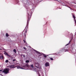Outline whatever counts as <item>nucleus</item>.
Returning a JSON list of instances; mask_svg holds the SVG:
<instances>
[{
	"mask_svg": "<svg viewBox=\"0 0 76 76\" xmlns=\"http://www.w3.org/2000/svg\"><path fill=\"white\" fill-rule=\"evenodd\" d=\"M63 50H64V49Z\"/></svg>",
	"mask_w": 76,
	"mask_h": 76,
	"instance_id": "obj_26",
	"label": "nucleus"
},
{
	"mask_svg": "<svg viewBox=\"0 0 76 76\" xmlns=\"http://www.w3.org/2000/svg\"><path fill=\"white\" fill-rule=\"evenodd\" d=\"M2 76H3V75H2Z\"/></svg>",
	"mask_w": 76,
	"mask_h": 76,
	"instance_id": "obj_29",
	"label": "nucleus"
},
{
	"mask_svg": "<svg viewBox=\"0 0 76 76\" xmlns=\"http://www.w3.org/2000/svg\"><path fill=\"white\" fill-rule=\"evenodd\" d=\"M14 52H15V53H16V50L15 49H14L13 50Z\"/></svg>",
	"mask_w": 76,
	"mask_h": 76,
	"instance_id": "obj_11",
	"label": "nucleus"
},
{
	"mask_svg": "<svg viewBox=\"0 0 76 76\" xmlns=\"http://www.w3.org/2000/svg\"><path fill=\"white\" fill-rule=\"evenodd\" d=\"M26 35H25V36H26Z\"/></svg>",
	"mask_w": 76,
	"mask_h": 76,
	"instance_id": "obj_28",
	"label": "nucleus"
},
{
	"mask_svg": "<svg viewBox=\"0 0 76 76\" xmlns=\"http://www.w3.org/2000/svg\"><path fill=\"white\" fill-rule=\"evenodd\" d=\"M70 42L71 41H69V43L68 44H67L66 45V46H67V45H69L70 44Z\"/></svg>",
	"mask_w": 76,
	"mask_h": 76,
	"instance_id": "obj_13",
	"label": "nucleus"
},
{
	"mask_svg": "<svg viewBox=\"0 0 76 76\" xmlns=\"http://www.w3.org/2000/svg\"><path fill=\"white\" fill-rule=\"evenodd\" d=\"M0 50H1V49H0Z\"/></svg>",
	"mask_w": 76,
	"mask_h": 76,
	"instance_id": "obj_27",
	"label": "nucleus"
},
{
	"mask_svg": "<svg viewBox=\"0 0 76 76\" xmlns=\"http://www.w3.org/2000/svg\"><path fill=\"white\" fill-rule=\"evenodd\" d=\"M32 15V14L31 13L28 14V20L27 24L25 28V29L24 30L23 32H24L25 34H26L27 32V28H28V25L29 24V20L30 19V18H31V15Z\"/></svg>",
	"mask_w": 76,
	"mask_h": 76,
	"instance_id": "obj_2",
	"label": "nucleus"
},
{
	"mask_svg": "<svg viewBox=\"0 0 76 76\" xmlns=\"http://www.w3.org/2000/svg\"><path fill=\"white\" fill-rule=\"evenodd\" d=\"M9 62V61L8 60H7L5 61V63H7L8 62Z\"/></svg>",
	"mask_w": 76,
	"mask_h": 76,
	"instance_id": "obj_15",
	"label": "nucleus"
},
{
	"mask_svg": "<svg viewBox=\"0 0 76 76\" xmlns=\"http://www.w3.org/2000/svg\"><path fill=\"white\" fill-rule=\"evenodd\" d=\"M24 49H25V50H26V48L25 47H24L23 48Z\"/></svg>",
	"mask_w": 76,
	"mask_h": 76,
	"instance_id": "obj_18",
	"label": "nucleus"
},
{
	"mask_svg": "<svg viewBox=\"0 0 76 76\" xmlns=\"http://www.w3.org/2000/svg\"><path fill=\"white\" fill-rule=\"evenodd\" d=\"M13 61H15V59H13Z\"/></svg>",
	"mask_w": 76,
	"mask_h": 76,
	"instance_id": "obj_20",
	"label": "nucleus"
},
{
	"mask_svg": "<svg viewBox=\"0 0 76 76\" xmlns=\"http://www.w3.org/2000/svg\"><path fill=\"white\" fill-rule=\"evenodd\" d=\"M69 51V50H68V49H66L64 51H65V52H66L67 51Z\"/></svg>",
	"mask_w": 76,
	"mask_h": 76,
	"instance_id": "obj_14",
	"label": "nucleus"
},
{
	"mask_svg": "<svg viewBox=\"0 0 76 76\" xmlns=\"http://www.w3.org/2000/svg\"><path fill=\"white\" fill-rule=\"evenodd\" d=\"M34 51L36 53H37V54H41V53H40V52L35 50H34Z\"/></svg>",
	"mask_w": 76,
	"mask_h": 76,
	"instance_id": "obj_9",
	"label": "nucleus"
},
{
	"mask_svg": "<svg viewBox=\"0 0 76 76\" xmlns=\"http://www.w3.org/2000/svg\"><path fill=\"white\" fill-rule=\"evenodd\" d=\"M16 67H17L18 69H25V68H26V67H27V68L30 69L31 66H30L29 65L27 64L26 66H24L23 67H22L20 66H16Z\"/></svg>",
	"mask_w": 76,
	"mask_h": 76,
	"instance_id": "obj_3",
	"label": "nucleus"
},
{
	"mask_svg": "<svg viewBox=\"0 0 76 76\" xmlns=\"http://www.w3.org/2000/svg\"><path fill=\"white\" fill-rule=\"evenodd\" d=\"M23 41H24V42H26V41H25V40H24Z\"/></svg>",
	"mask_w": 76,
	"mask_h": 76,
	"instance_id": "obj_21",
	"label": "nucleus"
},
{
	"mask_svg": "<svg viewBox=\"0 0 76 76\" xmlns=\"http://www.w3.org/2000/svg\"><path fill=\"white\" fill-rule=\"evenodd\" d=\"M44 57L46 58V57H47V56H46V55H45V56H44Z\"/></svg>",
	"mask_w": 76,
	"mask_h": 76,
	"instance_id": "obj_19",
	"label": "nucleus"
},
{
	"mask_svg": "<svg viewBox=\"0 0 76 76\" xmlns=\"http://www.w3.org/2000/svg\"><path fill=\"white\" fill-rule=\"evenodd\" d=\"M23 56L24 57H25V55H23Z\"/></svg>",
	"mask_w": 76,
	"mask_h": 76,
	"instance_id": "obj_23",
	"label": "nucleus"
},
{
	"mask_svg": "<svg viewBox=\"0 0 76 76\" xmlns=\"http://www.w3.org/2000/svg\"><path fill=\"white\" fill-rule=\"evenodd\" d=\"M3 58V55L1 54H0V59L1 60H2Z\"/></svg>",
	"mask_w": 76,
	"mask_h": 76,
	"instance_id": "obj_7",
	"label": "nucleus"
},
{
	"mask_svg": "<svg viewBox=\"0 0 76 76\" xmlns=\"http://www.w3.org/2000/svg\"><path fill=\"white\" fill-rule=\"evenodd\" d=\"M31 69H30V70H32L33 71H35V68L34 67V65L33 64H32L31 65Z\"/></svg>",
	"mask_w": 76,
	"mask_h": 76,
	"instance_id": "obj_5",
	"label": "nucleus"
},
{
	"mask_svg": "<svg viewBox=\"0 0 76 76\" xmlns=\"http://www.w3.org/2000/svg\"><path fill=\"white\" fill-rule=\"evenodd\" d=\"M9 68H6L5 69H4L3 71V73L5 74H7V73H9Z\"/></svg>",
	"mask_w": 76,
	"mask_h": 76,
	"instance_id": "obj_4",
	"label": "nucleus"
},
{
	"mask_svg": "<svg viewBox=\"0 0 76 76\" xmlns=\"http://www.w3.org/2000/svg\"><path fill=\"white\" fill-rule=\"evenodd\" d=\"M1 71H2V70H0V72H1Z\"/></svg>",
	"mask_w": 76,
	"mask_h": 76,
	"instance_id": "obj_22",
	"label": "nucleus"
},
{
	"mask_svg": "<svg viewBox=\"0 0 76 76\" xmlns=\"http://www.w3.org/2000/svg\"><path fill=\"white\" fill-rule=\"evenodd\" d=\"M50 59L51 60H52V61H53V60H54V59H53V58H50Z\"/></svg>",
	"mask_w": 76,
	"mask_h": 76,
	"instance_id": "obj_16",
	"label": "nucleus"
},
{
	"mask_svg": "<svg viewBox=\"0 0 76 76\" xmlns=\"http://www.w3.org/2000/svg\"><path fill=\"white\" fill-rule=\"evenodd\" d=\"M10 68H15V67L14 65H12L10 66Z\"/></svg>",
	"mask_w": 76,
	"mask_h": 76,
	"instance_id": "obj_10",
	"label": "nucleus"
},
{
	"mask_svg": "<svg viewBox=\"0 0 76 76\" xmlns=\"http://www.w3.org/2000/svg\"><path fill=\"white\" fill-rule=\"evenodd\" d=\"M6 37H8V34L7 33V34H6Z\"/></svg>",
	"mask_w": 76,
	"mask_h": 76,
	"instance_id": "obj_17",
	"label": "nucleus"
},
{
	"mask_svg": "<svg viewBox=\"0 0 76 76\" xmlns=\"http://www.w3.org/2000/svg\"><path fill=\"white\" fill-rule=\"evenodd\" d=\"M4 54L5 55H6V56H8V57H10V55H9L8 53H7L6 52H5L4 53Z\"/></svg>",
	"mask_w": 76,
	"mask_h": 76,
	"instance_id": "obj_8",
	"label": "nucleus"
},
{
	"mask_svg": "<svg viewBox=\"0 0 76 76\" xmlns=\"http://www.w3.org/2000/svg\"><path fill=\"white\" fill-rule=\"evenodd\" d=\"M50 55H46V56H49Z\"/></svg>",
	"mask_w": 76,
	"mask_h": 76,
	"instance_id": "obj_24",
	"label": "nucleus"
},
{
	"mask_svg": "<svg viewBox=\"0 0 76 76\" xmlns=\"http://www.w3.org/2000/svg\"><path fill=\"white\" fill-rule=\"evenodd\" d=\"M29 61L27 60L26 61V63H29Z\"/></svg>",
	"mask_w": 76,
	"mask_h": 76,
	"instance_id": "obj_12",
	"label": "nucleus"
},
{
	"mask_svg": "<svg viewBox=\"0 0 76 76\" xmlns=\"http://www.w3.org/2000/svg\"><path fill=\"white\" fill-rule=\"evenodd\" d=\"M35 66L36 67L39 69V71L38 72V75L39 76H44V73L42 72V68L40 64L38 62H36L35 63Z\"/></svg>",
	"mask_w": 76,
	"mask_h": 76,
	"instance_id": "obj_1",
	"label": "nucleus"
},
{
	"mask_svg": "<svg viewBox=\"0 0 76 76\" xmlns=\"http://www.w3.org/2000/svg\"><path fill=\"white\" fill-rule=\"evenodd\" d=\"M50 66V64L48 62H46L45 64V67H47Z\"/></svg>",
	"mask_w": 76,
	"mask_h": 76,
	"instance_id": "obj_6",
	"label": "nucleus"
},
{
	"mask_svg": "<svg viewBox=\"0 0 76 76\" xmlns=\"http://www.w3.org/2000/svg\"><path fill=\"white\" fill-rule=\"evenodd\" d=\"M65 6H67V7H68V6L67 5H65Z\"/></svg>",
	"mask_w": 76,
	"mask_h": 76,
	"instance_id": "obj_25",
	"label": "nucleus"
}]
</instances>
